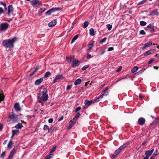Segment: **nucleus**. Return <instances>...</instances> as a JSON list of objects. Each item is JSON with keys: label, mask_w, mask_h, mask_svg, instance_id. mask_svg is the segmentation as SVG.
Segmentation results:
<instances>
[{"label": "nucleus", "mask_w": 159, "mask_h": 159, "mask_svg": "<svg viewBox=\"0 0 159 159\" xmlns=\"http://www.w3.org/2000/svg\"><path fill=\"white\" fill-rule=\"evenodd\" d=\"M16 40V38L14 37L12 39L4 40L2 42V44L6 48L10 49L14 47V43Z\"/></svg>", "instance_id": "obj_1"}, {"label": "nucleus", "mask_w": 159, "mask_h": 159, "mask_svg": "<svg viewBox=\"0 0 159 159\" xmlns=\"http://www.w3.org/2000/svg\"><path fill=\"white\" fill-rule=\"evenodd\" d=\"M38 98L39 102L41 103L42 106H43L44 103L43 102L46 101L48 100V94L43 95L38 94Z\"/></svg>", "instance_id": "obj_2"}, {"label": "nucleus", "mask_w": 159, "mask_h": 159, "mask_svg": "<svg viewBox=\"0 0 159 159\" xmlns=\"http://www.w3.org/2000/svg\"><path fill=\"white\" fill-rule=\"evenodd\" d=\"M18 116L12 112L10 113L8 118L14 122H17L18 120Z\"/></svg>", "instance_id": "obj_3"}, {"label": "nucleus", "mask_w": 159, "mask_h": 159, "mask_svg": "<svg viewBox=\"0 0 159 159\" xmlns=\"http://www.w3.org/2000/svg\"><path fill=\"white\" fill-rule=\"evenodd\" d=\"M9 27V24L7 23H2L0 25V31H5Z\"/></svg>", "instance_id": "obj_4"}, {"label": "nucleus", "mask_w": 159, "mask_h": 159, "mask_svg": "<svg viewBox=\"0 0 159 159\" xmlns=\"http://www.w3.org/2000/svg\"><path fill=\"white\" fill-rule=\"evenodd\" d=\"M63 78V76L62 74L57 75L53 81L52 83L54 84L57 82L61 80Z\"/></svg>", "instance_id": "obj_5"}, {"label": "nucleus", "mask_w": 159, "mask_h": 159, "mask_svg": "<svg viewBox=\"0 0 159 159\" xmlns=\"http://www.w3.org/2000/svg\"><path fill=\"white\" fill-rule=\"evenodd\" d=\"M31 4L34 7H38L41 5L37 0H32L30 1Z\"/></svg>", "instance_id": "obj_6"}, {"label": "nucleus", "mask_w": 159, "mask_h": 159, "mask_svg": "<svg viewBox=\"0 0 159 159\" xmlns=\"http://www.w3.org/2000/svg\"><path fill=\"white\" fill-rule=\"evenodd\" d=\"M47 89L46 88L41 87L40 89V93L38 94H47Z\"/></svg>", "instance_id": "obj_7"}, {"label": "nucleus", "mask_w": 159, "mask_h": 159, "mask_svg": "<svg viewBox=\"0 0 159 159\" xmlns=\"http://www.w3.org/2000/svg\"><path fill=\"white\" fill-rule=\"evenodd\" d=\"M79 61L77 59L75 58L72 62V66L73 67H75L79 66Z\"/></svg>", "instance_id": "obj_8"}, {"label": "nucleus", "mask_w": 159, "mask_h": 159, "mask_svg": "<svg viewBox=\"0 0 159 159\" xmlns=\"http://www.w3.org/2000/svg\"><path fill=\"white\" fill-rule=\"evenodd\" d=\"M13 12V8L11 5H9L8 7V14L9 16Z\"/></svg>", "instance_id": "obj_9"}, {"label": "nucleus", "mask_w": 159, "mask_h": 159, "mask_svg": "<svg viewBox=\"0 0 159 159\" xmlns=\"http://www.w3.org/2000/svg\"><path fill=\"white\" fill-rule=\"evenodd\" d=\"M145 122V119L142 117H141L139 118L138 120V123L139 125H143Z\"/></svg>", "instance_id": "obj_10"}, {"label": "nucleus", "mask_w": 159, "mask_h": 159, "mask_svg": "<svg viewBox=\"0 0 159 159\" xmlns=\"http://www.w3.org/2000/svg\"><path fill=\"white\" fill-rule=\"evenodd\" d=\"M154 150V149H152L151 150L147 151L145 152V154L146 157H149L152 153Z\"/></svg>", "instance_id": "obj_11"}, {"label": "nucleus", "mask_w": 159, "mask_h": 159, "mask_svg": "<svg viewBox=\"0 0 159 159\" xmlns=\"http://www.w3.org/2000/svg\"><path fill=\"white\" fill-rule=\"evenodd\" d=\"M147 30L149 31L150 32H152L154 30V27L153 25L150 24L147 26Z\"/></svg>", "instance_id": "obj_12"}, {"label": "nucleus", "mask_w": 159, "mask_h": 159, "mask_svg": "<svg viewBox=\"0 0 159 159\" xmlns=\"http://www.w3.org/2000/svg\"><path fill=\"white\" fill-rule=\"evenodd\" d=\"M57 21L56 20H54L50 22L48 24V26L49 27H52L54 26L57 24Z\"/></svg>", "instance_id": "obj_13"}, {"label": "nucleus", "mask_w": 159, "mask_h": 159, "mask_svg": "<svg viewBox=\"0 0 159 159\" xmlns=\"http://www.w3.org/2000/svg\"><path fill=\"white\" fill-rule=\"evenodd\" d=\"M14 107L16 111H20L21 109L20 107L19 104L18 103H16L14 105Z\"/></svg>", "instance_id": "obj_14"}, {"label": "nucleus", "mask_w": 159, "mask_h": 159, "mask_svg": "<svg viewBox=\"0 0 159 159\" xmlns=\"http://www.w3.org/2000/svg\"><path fill=\"white\" fill-rule=\"evenodd\" d=\"M121 151L119 149H118L115 151V153L113 154L112 156L111 157V159H113L116 156H117Z\"/></svg>", "instance_id": "obj_15"}, {"label": "nucleus", "mask_w": 159, "mask_h": 159, "mask_svg": "<svg viewBox=\"0 0 159 159\" xmlns=\"http://www.w3.org/2000/svg\"><path fill=\"white\" fill-rule=\"evenodd\" d=\"M152 45V43L151 42H149L148 43L144 44L143 46V47L142 49L144 50L146 48L149 47Z\"/></svg>", "instance_id": "obj_16"}, {"label": "nucleus", "mask_w": 159, "mask_h": 159, "mask_svg": "<svg viewBox=\"0 0 159 159\" xmlns=\"http://www.w3.org/2000/svg\"><path fill=\"white\" fill-rule=\"evenodd\" d=\"M43 81V79L42 78L36 80L35 82L36 85H39Z\"/></svg>", "instance_id": "obj_17"}, {"label": "nucleus", "mask_w": 159, "mask_h": 159, "mask_svg": "<svg viewBox=\"0 0 159 159\" xmlns=\"http://www.w3.org/2000/svg\"><path fill=\"white\" fill-rule=\"evenodd\" d=\"M77 119L75 118H73L72 120H70L69 122V124L71 126H73L76 123Z\"/></svg>", "instance_id": "obj_18"}, {"label": "nucleus", "mask_w": 159, "mask_h": 159, "mask_svg": "<svg viewBox=\"0 0 159 159\" xmlns=\"http://www.w3.org/2000/svg\"><path fill=\"white\" fill-rule=\"evenodd\" d=\"M55 11V9L53 8L48 10L46 12V15H49L51 13L54 12Z\"/></svg>", "instance_id": "obj_19"}, {"label": "nucleus", "mask_w": 159, "mask_h": 159, "mask_svg": "<svg viewBox=\"0 0 159 159\" xmlns=\"http://www.w3.org/2000/svg\"><path fill=\"white\" fill-rule=\"evenodd\" d=\"M94 43V41H93L91 43L88 45V50H87L88 51H89L91 50L93 46Z\"/></svg>", "instance_id": "obj_20"}, {"label": "nucleus", "mask_w": 159, "mask_h": 159, "mask_svg": "<svg viewBox=\"0 0 159 159\" xmlns=\"http://www.w3.org/2000/svg\"><path fill=\"white\" fill-rule=\"evenodd\" d=\"M92 102L93 101L92 100L89 101L86 100L84 102L85 104L87 106H89V105H90L92 104Z\"/></svg>", "instance_id": "obj_21"}, {"label": "nucleus", "mask_w": 159, "mask_h": 159, "mask_svg": "<svg viewBox=\"0 0 159 159\" xmlns=\"http://www.w3.org/2000/svg\"><path fill=\"white\" fill-rule=\"evenodd\" d=\"M154 52L153 50L151 49L150 50H148L147 52L146 53H145L144 55L145 56H147L150 54L153 53Z\"/></svg>", "instance_id": "obj_22"}, {"label": "nucleus", "mask_w": 159, "mask_h": 159, "mask_svg": "<svg viewBox=\"0 0 159 159\" xmlns=\"http://www.w3.org/2000/svg\"><path fill=\"white\" fill-rule=\"evenodd\" d=\"M128 143H125L121 146L118 149L121 151V150L126 148V147L128 145Z\"/></svg>", "instance_id": "obj_23"}, {"label": "nucleus", "mask_w": 159, "mask_h": 159, "mask_svg": "<svg viewBox=\"0 0 159 159\" xmlns=\"http://www.w3.org/2000/svg\"><path fill=\"white\" fill-rule=\"evenodd\" d=\"M4 98V96L3 95L2 92L0 89V102L3 100Z\"/></svg>", "instance_id": "obj_24"}, {"label": "nucleus", "mask_w": 159, "mask_h": 159, "mask_svg": "<svg viewBox=\"0 0 159 159\" xmlns=\"http://www.w3.org/2000/svg\"><path fill=\"white\" fill-rule=\"evenodd\" d=\"M46 10V9L44 8H42L40 9L39 11V15L40 16L41 15V14L40 13H42L44 12L45 10Z\"/></svg>", "instance_id": "obj_25"}, {"label": "nucleus", "mask_w": 159, "mask_h": 159, "mask_svg": "<svg viewBox=\"0 0 159 159\" xmlns=\"http://www.w3.org/2000/svg\"><path fill=\"white\" fill-rule=\"evenodd\" d=\"M43 129L44 130H48V132L49 133L50 132V129L49 128V126L47 125H45L44 126Z\"/></svg>", "instance_id": "obj_26"}, {"label": "nucleus", "mask_w": 159, "mask_h": 159, "mask_svg": "<svg viewBox=\"0 0 159 159\" xmlns=\"http://www.w3.org/2000/svg\"><path fill=\"white\" fill-rule=\"evenodd\" d=\"M18 132V130H13L12 131V136H11V138H12L13 137V136L15 135V134Z\"/></svg>", "instance_id": "obj_27"}, {"label": "nucleus", "mask_w": 159, "mask_h": 159, "mask_svg": "<svg viewBox=\"0 0 159 159\" xmlns=\"http://www.w3.org/2000/svg\"><path fill=\"white\" fill-rule=\"evenodd\" d=\"M81 82V79H78L75 81L74 83V84L75 85H77L80 84Z\"/></svg>", "instance_id": "obj_28"}, {"label": "nucleus", "mask_w": 159, "mask_h": 159, "mask_svg": "<svg viewBox=\"0 0 159 159\" xmlns=\"http://www.w3.org/2000/svg\"><path fill=\"white\" fill-rule=\"evenodd\" d=\"M23 127V126H22L21 125V124L20 123H18L17 125H16L15 126L16 128L17 129H21Z\"/></svg>", "instance_id": "obj_29"}, {"label": "nucleus", "mask_w": 159, "mask_h": 159, "mask_svg": "<svg viewBox=\"0 0 159 159\" xmlns=\"http://www.w3.org/2000/svg\"><path fill=\"white\" fill-rule=\"evenodd\" d=\"M12 141L11 140L10 141L7 145V148L9 149H11L12 147Z\"/></svg>", "instance_id": "obj_30"}, {"label": "nucleus", "mask_w": 159, "mask_h": 159, "mask_svg": "<svg viewBox=\"0 0 159 159\" xmlns=\"http://www.w3.org/2000/svg\"><path fill=\"white\" fill-rule=\"evenodd\" d=\"M89 33L90 35L93 36L95 35L94 30L93 28H91L89 30Z\"/></svg>", "instance_id": "obj_31"}, {"label": "nucleus", "mask_w": 159, "mask_h": 159, "mask_svg": "<svg viewBox=\"0 0 159 159\" xmlns=\"http://www.w3.org/2000/svg\"><path fill=\"white\" fill-rule=\"evenodd\" d=\"M138 69V67L137 66H134L133 69L131 70V72L132 73H134L135 72H136L137 70Z\"/></svg>", "instance_id": "obj_32"}, {"label": "nucleus", "mask_w": 159, "mask_h": 159, "mask_svg": "<svg viewBox=\"0 0 159 159\" xmlns=\"http://www.w3.org/2000/svg\"><path fill=\"white\" fill-rule=\"evenodd\" d=\"M78 35H75L74 37L73 38L71 41V43H72L75 40H76L78 37Z\"/></svg>", "instance_id": "obj_33"}, {"label": "nucleus", "mask_w": 159, "mask_h": 159, "mask_svg": "<svg viewBox=\"0 0 159 159\" xmlns=\"http://www.w3.org/2000/svg\"><path fill=\"white\" fill-rule=\"evenodd\" d=\"M39 68L38 67H37L35 70L32 73H30V75L31 76L32 75H33L37 71V70H38L39 69Z\"/></svg>", "instance_id": "obj_34"}, {"label": "nucleus", "mask_w": 159, "mask_h": 159, "mask_svg": "<svg viewBox=\"0 0 159 159\" xmlns=\"http://www.w3.org/2000/svg\"><path fill=\"white\" fill-rule=\"evenodd\" d=\"M51 75V73L49 71H48L45 74L44 76L45 77H49Z\"/></svg>", "instance_id": "obj_35"}, {"label": "nucleus", "mask_w": 159, "mask_h": 159, "mask_svg": "<svg viewBox=\"0 0 159 159\" xmlns=\"http://www.w3.org/2000/svg\"><path fill=\"white\" fill-rule=\"evenodd\" d=\"M140 24L141 26H145V25L147 23L145 21H141L140 22Z\"/></svg>", "instance_id": "obj_36"}, {"label": "nucleus", "mask_w": 159, "mask_h": 159, "mask_svg": "<svg viewBox=\"0 0 159 159\" xmlns=\"http://www.w3.org/2000/svg\"><path fill=\"white\" fill-rule=\"evenodd\" d=\"M0 3H1V4L3 5L5 9V10H6L7 9V8L6 7V2H1Z\"/></svg>", "instance_id": "obj_37"}, {"label": "nucleus", "mask_w": 159, "mask_h": 159, "mask_svg": "<svg viewBox=\"0 0 159 159\" xmlns=\"http://www.w3.org/2000/svg\"><path fill=\"white\" fill-rule=\"evenodd\" d=\"M146 1V0H143L137 4V5H139L144 3Z\"/></svg>", "instance_id": "obj_38"}, {"label": "nucleus", "mask_w": 159, "mask_h": 159, "mask_svg": "<svg viewBox=\"0 0 159 159\" xmlns=\"http://www.w3.org/2000/svg\"><path fill=\"white\" fill-rule=\"evenodd\" d=\"M89 25V22L88 21H85L84 23V25L83 26L84 28H85L87 27Z\"/></svg>", "instance_id": "obj_39"}, {"label": "nucleus", "mask_w": 159, "mask_h": 159, "mask_svg": "<svg viewBox=\"0 0 159 159\" xmlns=\"http://www.w3.org/2000/svg\"><path fill=\"white\" fill-rule=\"evenodd\" d=\"M16 150L15 148H13L11 152L10 155L13 156Z\"/></svg>", "instance_id": "obj_40"}, {"label": "nucleus", "mask_w": 159, "mask_h": 159, "mask_svg": "<svg viewBox=\"0 0 159 159\" xmlns=\"http://www.w3.org/2000/svg\"><path fill=\"white\" fill-rule=\"evenodd\" d=\"M104 93L100 96V98H103V97L104 96H107L108 93V92H104Z\"/></svg>", "instance_id": "obj_41"}, {"label": "nucleus", "mask_w": 159, "mask_h": 159, "mask_svg": "<svg viewBox=\"0 0 159 159\" xmlns=\"http://www.w3.org/2000/svg\"><path fill=\"white\" fill-rule=\"evenodd\" d=\"M89 66V65H86L84 66L82 68V70H85L87 68H88Z\"/></svg>", "instance_id": "obj_42"}, {"label": "nucleus", "mask_w": 159, "mask_h": 159, "mask_svg": "<svg viewBox=\"0 0 159 159\" xmlns=\"http://www.w3.org/2000/svg\"><path fill=\"white\" fill-rule=\"evenodd\" d=\"M66 60L69 63H71L72 61V60L70 58V57H66Z\"/></svg>", "instance_id": "obj_43"}, {"label": "nucleus", "mask_w": 159, "mask_h": 159, "mask_svg": "<svg viewBox=\"0 0 159 159\" xmlns=\"http://www.w3.org/2000/svg\"><path fill=\"white\" fill-rule=\"evenodd\" d=\"M52 156L53 155L52 154H50L46 157L45 159H50L52 157Z\"/></svg>", "instance_id": "obj_44"}, {"label": "nucleus", "mask_w": 159, "mask_h": 159, "mask_svg": "<svg viewBox=\"0 0 159 159\" xmlns=\"http://www.w3.org/2000/svg\"><path fill=\"white\" fill-rule=\"evenodd\" d=\"M139 33L141 35H145L146 33L143 30H141L140 31Z\"/></svg>", "instance_id": "obj_45"}, {"label": "nucleus", "mask_w": 159, "mask_h": 159, "mask_svg": "<svg viewBox=\"0 0 159 159\" xmlns=\"http://www.w3.org/2000/svg\"><path fill=\"white\" fill-rule=\"evenodd\" d=\"M107 26L109 30H111L112 27V26L111 25H110V24H108L107 25Z\"/></svg>", "instance_id": "obj_46"}, {"label": "nucleus", "mask_w": 159, "mask_h": 159, "mask_svg": "<svg viewBox=\"0 0 159 159\" xmlns=\"http://www.w3.org/2000/svg\"><path fill=\"white\" fill-rule=\"evenodd\" d=\"M80 116V114L78 112L75 115V117L74 118H75V119H77V118L79 117Z\"/></svg>", "instance_id": "obj_47"}, {"label": "nucleus", "mask_w": 159, "mask_h": 159, "mask_svg": "<svg viewBox=\"0 0 159 159\" xmlns=\"http://www.w3.org/2000/svg\"><path fill=\"white\" fill-rule=\"evenodd\" d=\"M106 39L107 38H103L100 41V43H102L105 42L106 41Z\"/></svg>", "instance_id": "obj_48"}, {"label": "nucleus", "mask_w": 159, "mask_h": 159, "mask_svg": "<svg viewBox=\"0 0 159 159\" xmlns=\"http://www.w3.org/2000/svg\"><path fill=\"white\" fill-rule=\"evenodd\" d=\"M6 152L4 151L2 153L1 155V157L3 158L5 156Z\"/></svg>", "instance_id": "obj_49"}, {"label": "nucleus", "mask_w": 159, "mask_h": 159, "mask_svg": "<svg viewBox=\"0 0 159 159\" xmlns=\"http://www.w3.org/2000/svg\"><path fill=\"white\" fill-rule=\"evenodd\" d=\"M81 109V107H77L75 110V111L77 112L78 111H80Z\"/></svg>", "instance_id": "obj_50"}, {"label": "nucleus", "mask_w": 159, "mask_h": 159, "mask_svg": "<svg viewBox=\"0 0 159 159\" xmlns=\"http://www.w3.org/2000/svg\"><path fill=\"white\" fill-rule=\"evenodd\" d=\"M100 98H100V97H98V98L96 99L94 101V103H96V102H98L99 101V99Z\"/></svg>", "instance_id": "obj_51"}, {"label": "nucleus", "mask_w": 159, "mask_h": 159, "mask_svg": "<svg viewBox=\"0 0 159 159\" xmlns=\"http://www.w3.org/2000/svg\"><path fill=\"white\" fill-rule=\"evenodd\" d=\"M56 147H54L51 150L50 152V153H52L54 151H55L56 149Z\"/></svg>", "instance_id": "obj_52"}, {"label": "nucleus", "mask_w": 159, "mask_h": 159, "mask_svg": "<svg viewBox=\"0 0 159 159\" xmlns=\"http://www.w3.org/2000/svg\"><path fill=\"white\" fill-rule=\"evenodd\" d=\"M71 87H72V85H69L67 86V88H66V90H70L71 89Z\"/></svg>", "instance_id": "obj_53"}, {"label": "nucleus", "mask_w": 159, "mask_h": 159, "mask_svg": "<svg viewBox=\"0 0 159 159\" xmlns=\"http://www.w3.org/2000/svg\"><path fill=\"white\" fill-rule=\"evenodd\" d=\"M121 69H122V67H121L120 66V67H119L116 70V72H119L121 70Z\"/></svg>", "instance_id": "obj_54"}, {"label": "nucleus", "mask_w": 159, "mask_h": 159, "mask_svg": "<svg viewBox=\"0 0 159 159\" xmlns=\"http://www.w3.org/2000/svg\"><path fill=\"white\" fill-rule=\"evenodd\" d=\"M113 49L114 48L113 47H109L108 49V51H110L113 50Z\"/></svg>", "instance_id": "obj_55"}, {"label": "nucleus", "mask_w": 159, "mask_h": 159, "mask_svg": "<svg viewBox=\"0 0 159 159\" xmlns=\"http://www.w3.org/2000/svg\"><path fill=\"white\" fill-rule=\"evenodd\" d=\"M53 119L52 118H50L48 120V122L49 123H52L53 122Z\"/></svg>", "instance_id": "obj_56"}, {"label": "nucleus", "mask_w": 159, "mask_h": 159, "mask_svg": "<svg viewBox=\"0 0 159 159\" xmlns=\"http://www.w3.org/2000/svg\"><path fill=\"white\" fill-rule=\"evenodd\" d=\"M91 57V55L89 53H87V59H89Z\"/></svg>", "instance_id": "obj_57"}, {"label": "nucleus", "mask_w": 159, "mask_h": 159, "mask_svg": "<svg viewBox=\"0 0 159 159\" xmlns=\"http://www.w3.org/2000/svg\"><path fill=\"white\" fill-rule=\"evenodd\" d=\"M154 61V59H151L148 62V64H151Z\"/></svg>", "instance_id": "obj_58"}, {"label": "nucleus", "mask_w": 159, "mask_h": 159, "mask_svg": "<svg viewBox=\"0 0 159 159\" xmlns=\"http://www.w3.org/2000/svg\"><path fill=\"white\" fill-rule=\"evenodd\" d=\"M74 56H70V59L72 60H73V61L74 60Z\"/></svg>", "instance_id": "obj_59"}, {"label": "nucleus", "mask_w": 159, "mask_h": 159, "mask_svg": "<svg viewBox=\"0 0 159 159\" xmlns=\"http://www.w3.org/2000/svg\"><path fill=\"white\" fill-rule=\"evenodd\" d=\"M3 12V10L2 9V8L1 7H0V14H1Z\"/></svg>", "instance_id": "obj_60"}, {"label": "nucleus", "mask_w": 159, "mask_h": 159, "mask_svg": "<svg viewBox=\"0 0 159 159\" xmlns=\"http://www.w3.org/2000/svg\"><path fill=\"white\" fill-rule=\"evenodd\" d=\"M108 89V88L107 87H106L105 88V89L103 90L102 92H105L107 91Z\"/></svg>", "instance_id": "obj_61"}, {"label": "nucleus", "mask_w": 159, "mask_h": 159, "mask_svg": "<svg viewBox=\"0 0 159 159\" xmlns=\"http://www.w3.org/2000/svg\"><path fill=\"white\" fill-rule=\"evenodd\" d=\"M145 70V69H143L141 70H140V71H139L138 73H142Z\"/></svg>", "instance_id": "obj_62"}, {"label": "nucleus", "mask_w": 159, "mask_h": 159, "mask_svg": "<svg viewBox=\"0 0 159 159\" xmlns=\"http://www.w3.org/2000/svg\"><path fill=\"white\" fill-rule=\"evenodd\" d=\"M63 119V116H61L60 118L58 120V121H60L61 120H62Z\"/></svg>", "instance_id": "obj_63"}, {"label": "nucleus", "mask_w": 159, "mask_h": 159, "mask_svg": "<svg viewBox=\"0 0 159 159\" xmlns=\"http://www.w3.org/2000/svg\"><path fill=\"white\" fill-rule=\"evenodd\" d=\"M3 126L1 124H0V130H1L3 128Z\"/></svg>", "instance_id": "obj_64"}]
</instances>
